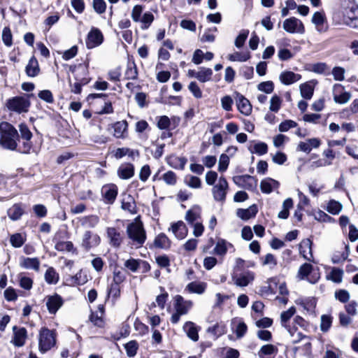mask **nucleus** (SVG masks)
<instances>
[{
    "instance_id": "nucleus-1",
    "label": "nucleus",
    "mask_w": 358,
    "mask_h": 358,
    "mask_svg": "<svg viewBox=\"0 0 358 358\" xmlns=\"http://www.w3.org/2000/svg\"><path fill=\"white\" fill-rule=\"evenodd\" d=\"M18 134L16 129L6 122L0 123V145L7 150L17 149Z\"/></svg>"
},
{
    "instance_id": "nucleus-2",
    "label": "nucleus",
    "mask_w": 358,
    "mask_h": 358,
    "mask_svg": "<svg viewBox=\"0 0 358 358\" xmlns=\"http://www.w3.org/2000/svg\"><path fill=\"white\" fill-rule=\"evenodd\" d=\"M126 232L128 238L136 248L141 247L146 240V232L139 217L127 225Z\"/></svg>"
},
{
    "instance_id": "nucleus-3",
    "label": "nucleus",
    "mask_w": 358,
    "mask_h": 358,
    "mask_svg": "<svg viewBox=\"0 0 358 358\" xmlns=\"http://www.w3.org/2000/svg\"><path fill=\"white\" fill-rule=\"evenodd\" d=\"M56 343V336L53 331L43 327L41 329L38 335V348L44 353L50 350Z\"/></svg>"
},
{
    "instance_id": "nucleus-4",
    "label": "nucleus",
    "mask_w": 358,
    "mask_h": 358,
    "mask_svg": "<svg viewBox=\"0 0 358 358\" xmlns=\"http://www.w3.org/2000/svg\"><path fill=\"white\" fill-rule=\"evenodd\" d=\"M76 82L73 84L70 83L71 90L75 94H80L82 90V86L89 83V78L86 77L88 71L86 66L78 65L75 71Z\"/></svg>"
},
{
    "instance_id": "nucleus-5",
    "label": "nucleus",
    "mask_w": 358,
    "mask_h": 358,
    "mask_svg": "<svg viewBox=\"0 0 358 358\" xmlns=\"http://www.w3.org/2000/svg\"><path fill=\"white\" fill-rule=\"evenodd\" d=\"M6 106L10 110L17 113H26L30 106L28 97L15 96L8 100Z\"/></svg>"
},
{
    "instance_id": "nucleus-6",
    "label": "nucleus",
    "mask_w": 358,
    "mask_h": 358,
    "mask_svg": "<svg viewBox=\"0 0 358 358\" xmlns=\"http://www.w3.org/2000/svg\"><path fill=\"white\" fill-rule=\"evenodd\" d=\"M282 28L289 34H303L305 32L303 22L294 17L285 20L282 23Z\"/></svg>"
},
{
    "instance_id": "nucleus-7",
    "label": "nucleus",
    "mask_w": 358,
    "mask_h": 358,
    "mask_svg": "<svg viewBox=\"0 0 358 358\" xmlns=\"http://www.w3.org/2000/svg\"><path fill=\"white\" fill-rule=\"evenodd\" d=\"M298 277L301 280L306 278L309 282L315 284L320 279V273L313 270V266L311 264L305 263L299 268Z\"/></svg>"
},
{
    "instance_id": "nucleus-8",
    "label": "nucleus",
    "mask_w": 358,
    "mask_h": 358,
    "mask_svg": "<svg viewBox=\"0 0 358 358\" xmlns=\"http://www.w3.org/2000/svg\"><path fill=\"white\" fill-rule=\"evenodd\" d=\"M228 182L224 177H220L217 183L213 186L212 192L213 198L217 201H224L228 190Z\"/></svg>"
},
{
    "instance_id": "nucleus-9",
    "label": "nucleus",
    "mask_w": 358,
    "mask_h": 358,
    "mask_svg": "<svg viewBox=\"0 0 358 358\" xmlns=\"http://www.w3.org/2000/svg\"><path fill=\"white\" fill-rule=\"evenodd\" d=\"M100 237L98 234L90 231H86L82 238L81 246L86 250L96 247L100 243Z\"/></svg>"
},
{
    "instance_id": "nucleus-10",
    "label": "nucleus",
    "mask_w": 358,
    "mask_h": 358,
    "mask_svg": "<svg viewBox=\"0 0 358 358\" xmlns=\"http://www.w3.org/2000/svg\"><path fill=\"white\" fill-rule=\"evenodd\" d=\"M343 87L340 84H335L333 86L334 101L340 104L348 103L351 99V94L343 91Z\"/></svg>"
},
{
    "instance_id": "nucleus-11",
    "label": "nucleus",
    "mask_w": 358,
    "mask_h": 358,
    "mask_svg": "<svg viewBox=\"0 0 358 358\" xmlns=\"http://www.w3.org/2000/svg\"><path fill=\"white\" fill-rule=\"evenodd\" d=\"M107 238L109 241V244L113 248H120L124 236L122 233L115 227H108L106 229Z\"/></svg>"
},
{
    "instance_id": "nucleus-12",
    "label": "nucleus",
    "mask_w": 358,
    "mask_h": 358,
    "mask_svg": "<svg viewBox=\"0 0 358 358\" xmlns=\"http://www.w3.org/2000/svg\"><path fill=\"white\" fill-rule=\"evenodd\" d=\"M255 279L254 273L250 271L241 273L239 275H233L232 280L234 285L238 287H246Z\"/></svg>"
},
{
    "instance_id": "nucleus-13",
    "label": "nucleus",
    "mask_w": 358,
    "mask_h": 358,
    "mask_svg": "<svg viewBox=\"0 0 358 358\" xmlns=\"http://www.w3.org/2000/svg\"><path fill=\"white\" fill-rule=\"evenodd\" d=\"M103 41V35L101 32L96 28L92 29L87 35L86 45L89 49L94 48L99 45Z\"/></svg>"
},
{
    "instance_id": "nucleus-14",
    "label": "nucleus",
    "mask_w": 358,
    "mask_h": 358,
    "mask_svg": "<svg viewBox=\"0 0 358 358\" xmlns=\"http://www.w3.org/2000/svg\"><path fill=\"white\" fill-rule=\"evenodd\" d=\"M174 307L176 311L182 315H186L192 308L193 303L191 301H186L180 295L174 297Z\"/></svg>"
},
{
    "instance_id": "nucleus-15",
    "label": "nucleus",
    "mask_w": 358,
    "mask_h": 358,
    "mask_svg": "<svg viewBox=\"0 0 358 358\" xmlns=\"http://www.w3.org/2000/svg\"><path fill=\"white\" fill-rule=\"evenodd\" d=\"M62 305L63 300L59 295L55 294L47 296L46 306L50 314H55Z\"/></svg>"
},
{
    "instance_id": "nucleus-16",
    "label": "nucleus",
    "mask_w": 358,
    "mask_h": 358,
    "mask_svg": "<svg viewBox=\"0 0 358 358\" xmlns=\"http://www.w3.org/2000/svg\"><path fill=\"white\" fill-rule=\"evenodd\" d=\"M101 194L106 203H113L117 195V187L114 184L104 185L101 189Z\"/></svg>"
},
{
    "instance_id": "nucleus-17",
    "label": "nucleus",
    "mask_w": 358,
    "mask_h": 358,
    "mask_svg": "<svg viewBox=\"0 0 358 358\" xmlns=\"http://www.w3.org/2000/svg\"><path fill=\"white\" fill-rule=\"evenodd\" d=\"M13 338L12 343L17 347H22L24 345L27 339V330L24 327H13Z\"/></svg>"
},
{
    "instance_id": "nucleus-18",
    "label": "nucleus",
    "mask_w": 358,
    "mask_h": 358,
    "mask_svg": "<svg viewBox=\"0 0 358 358\" xmlns=\"http://www.w3.org/2000/svg\"><path fill=\"white\" fill-rule=\"evenodd\" d=\"M175 237L179 240L184 239L188 234V229L182 221L173 223L169 229Z\"/></svg>"
},
{
    "instance_id": "nucleus-19",
    "label": "nucleus",
    "mask_w": 358,
    "mask_h": 358,
    "mask_svg": "<svg viewBox=\"0 0 358 358\" xmlns=\"http://www.w3.org/2000/svg\"><path fill=\"white\" fill-rule=\"evenodd\" d=\"M236 105L238 110L245 115H249L252 112V106L250 101L240 94H236Z\"/></svg>"
},
{
    "instance_id": "nucleus-20",
    "label": "nucleus",
    "mask_w": 358,
    "mask_h": 358,
    "mask_svg": "<svg viewBox=\"0 0 358 358\" xmlns=\"http://www.w3.org/2000/svg\"><path fill=\"white\" fill-rule=\"evenodd\" d=\"M134 175V166L131 163L122 164L117 169V176L122 180H128Z\"/></svg>"
},
{
    "instance_id": "nucleus-21",
    "label": "nucleus",
    "mask_w": 358,
    "mask_h": 358,
    "mask_svg": "<svg viewBox=\"0 0 358 358\" xmlns=\"http://www.w3.org/2000/svg\"><path fill=\"white\" fill-rule=\"evenodd\" d=\"M19 264L22 268L25 269H32L38 271L40 267V261L36 257L30 258L21 257L20 258Z\"/></svg>"
},
{
    "instance_id": "nucleus-22",
    "label": "nucleus",
    "mask_w": 358,
    "mask_h": 358,
    "mask_svg": "<svg viewBox=\"0 0 358 358\" xmlns=\"http://www.w3.org/2000/svg\"><path fill=\"white\" fill-rule=\"evenodd\" d=\"M301 78V76L300 74L295 73L290 71H282L279 76L280 82L286 85L293 84L299 81Z\"/></svg>"
},
{
    "instance_id": "nucleus-23",
    "label": "nucleus",
    "mask_w": 358,
    "mask_h": 358,
    "mask_svg": "<svg viewBox=\"0 0 358 358\" xmlns=\"http://www.w3.org/2000/svg\"><path fill=\"white\" fill-rule=\"evenodd\" d=\"M279 185L278 181L271 178H266L260 182V189L263 193L270 194L273 190L277 189Z\"/></svg>"
},
{
    "instance_id": "nucleus-24",
    "label": "nucleus",
    "mask_w": 358,
    "mask_h": 358,
    "mask_svg": "<svg viewBox=\"0 0 358 358\" xmlns=\"http://www.w3.org/2000/svg\"><path fill=\"white\" fill-rule=\"evenodd\" d=\"M312 241L307 238L303 240L299 245L300 254L307 260L310 261L313 257Z\"/></svg>"
},
{
    "instance_id": "nucleus-25",
    "label": "nucleus",
    "mask_w": 358,
    "mask_h": 358,
    "mask_svg": "<svg viewBox=\"0 0 358 358\" xmlns=\"http://www.w3.org/2000/svg\"><path fill=\"white\" fill-rule=\"evenodd\" d=\"M25 72L29 77H36L40 73V68L38 60L33 56L29 60L25 68Z\"/></svg>"
},
{
    "instance_id": "nucleus-26",
    "label": "nucleus",
    "mask_w": 358,
    "mask_h": 358,
    "mask_svg": "<svg viewBox=\"0 0 358 358\" xmlns=\"http://www.w3.org/2000/svg\"><path fill=\"white\" fill-rule=\"evenodd\" d=\"M121 207L124 210H127L131 214L136 213L135 201L129 194H125L123 196Z\"/></svg>"
},
{
    "instance_id": "nucleus-27",
    "label": "nucleus",
    "mask_w": 358,
    "mask_h": 358,
    "mask_svg": "<svg viewBox=\"0 0 358 358\" xmlns=\"http://www.w3.org/2000/svg\"><path fill=\"white\" fill-rule=\"evenodd\" d=\"M257 213V208L255 205H252L246 209L239 208L237 210L236 215L238 217L243 220H248L254 217Z\"/></svg>"
},
{
    "instance_id": "nucleus-28",
    "label": "nucleus",
    "mask_w": 358,
    "mask_h": 358,
    "mask_svg": "<svg viewBox=\"0 0 358 358\" xmlns=\"http://www.w3.org/2000/svg\"><path fill=\"white\" fill-rule=\"evenodd\" d=\"M183 329L187 336L193 341H197L199 339L198 327L192 322H187L183 326Z\"/></svg>"
},
{
    "instance_id": "nucleus-29",
    "label": "nucleus",
    "mask_w": 358,
    "mask_h": 358,
    "mask_svg": "<svg viewBox=\"0 0 358 358\" xmlns=\"http://www.w3.org/2000/svg\"><path fill=\"white\" fill-rule=\"evenodd\" d=\"M201 208L199 206H194L188 210L185 214V220L191 224L196 222L201 217Z\"/></svg>"
},
{
    "instance_id": "nucleus-30",
    "label": "nucleus",
    "mask_w": 358,
    "mask_h": 358,
    "mask_svg": "<svg viewBox=\"0 0 358 358\" xmlns=\"http://www.w3.org/2000/svg\"><path fill=\"white\" fill-rule=\"evenodd\" d=\"M278 348L272 344L263 345L257 352L259 358H268V357L277 354Z\"/></svg>"
},
{
    "instance_id": "nucleus-31",
    "label": "nucleus",
    "mask_w": 358,
    "mask_h": 358,
    "mask_svg": "<svg viewBox=\"0 0 358 358\" xmlns=\"http://www.w3.org/2000/svg\"><path fill=\"white\" fill-rule=\"evenodd\" d=\"M213 73L211 69L200 67L197 71L196 79L201 83L209 82L212 80Z\"/></svg>"
},
{
    "instance_id": "nucleus-32",
    "label": "nucleus",
    "mask_w": 358,
    "mask_h": 358,
    "mask_svg": "<svg viewBox=\"0 0 358 358\" xmlns=\"http://www.w3.org/2000/svg\"><path fill=\"white\" fill-rule=\"evenodd\" d=\"M206 289V283L202 282H192L186 286V289L190 293L203 294Z\"/></svg>"
},
{
    "instance_id": "nucleus-33",
    "label": "nucleus",
    "mask_w": 358,
    "mask_h": 358,
    "mask_svg": "<svg viewBox=\"0 0 358 358\" xmlns=\"http://www.w3.org/2000/svg\"><path fill=\"white\" fill-rule=\"evenodd\" d=\"M232 247L233 245L225 240L220 239L215 245L214 252L217 255L224 256L227 253L229 248Z\"/></svg>"
},
{
    "instance_id": "nucleus-34",
    "label": "nucleus",
    "mask_w": 358,
    "mask_h": 358,
    "mask_svg": "<svg viewBox=\"0 0 358 358\" xmlns=\"http://www.w3.org/2000/svg\"><path fill=\"white\" fill-rule=\"evenodd\" d=\"M127 122L125 120L117 122L113 124L114 136L116 138H124V133L127 130Z\"/></svg>"
},
{
    "instance_id": "nucleus-35",
    "label": "nucleus",
    "mask_w": 358,
    "mask_h": 358,
    "mask_svg": "<svg viewBox=\"0 0 358 358\" xmlns=\"http://www.w3.org/2000/svg\"><path fill=\"white\" fill-rule=\"evenodd\" d=\"M45 280L48 284L55 285L59 281V274L53 267H49L45 273Z\"/></svg>"
},
{
    "instance_id": "nucleus-36",
    "label": "nucleus",
    "mask_w": 358,
    "mask_h": 358,
    "mask_svg": "<svg viewBox=\"0 0 358 358\" xmlns=\"http://www.w3.org/2000/svg\"><path fill=\"white\" fill-rule=\"evenodd\" d=\"M80 220L82 226L90 228L95 227L99 222V217L94 215L84 216Z\"/></svg>"
},
{
    "instance_id": "nucleus-37",
    "label": "nucleus",
    "mask_w": 358,
    "mask_h": 358,
    "mask_svg": "<svg viewBox=\"0 0 358 358\" xmlns=\"http://www.w3.org/2000/svg\"><path fill=\"white\" fill-rule=\"evenodd\" d=\"M300 93L303 98L310 99L314 92V86L310 83H305L300 85Z\"/></svg>"
},
{
    "instance_id": "nucleus-38",
    "label": "nucleus",
    "mask_w": 358,
    "mask_h": 358,
    "mask_svg": "<svg viewBox=\"0 0 358 358\" xmlns=\"http://www.w3.org/2000/svg\"><path fill=\"white\" fill-rule=\"evenodd\" d=\"M24 210L18 203L13 205L8 210V215L12 220H17L23 215Z\"/></svg>"
},
{
    "instance_id": "nucleus-39",
    "label": "nucleus",
    "mask_w": 358,
    "mask_h": 358,
    "mask_svg": "<svg viewBox=\"0 0 358 358\" xmlns=\"http://www.w3.org/2000/svg\"><path fill=\"white\" fill-rule=\"evenodd\" d=\"M155 245L159 248L167 249L171 245V241L164 234H160L155 238Z\"/></svg>"
},
{
    "instance_id": "nucleus-40",
    "label": "nucleus",
    "mask_w": 358,
    "mask_h": 358,
    "mask_svg": "<svg viewBox=\"0 0 358 358\" xmlns=\"http://www.w3.org/2000/svg\"><path fill=\"white\" fill-rule=\"evenodd\" d=\"M293 207V201L288 198L282 203V209L278 213V217L280 219H287L289 216V210Z\"/></svg>"
},
{
    "instance_id": "nucleus-41",
    "label": "nucleus",
    "mask_w": 358,
    "mask_h": 358,
    "mask_svg": "<svg viewBox=\"0 0 358 358\" xmlns=\"http://www.w3.org/2000/svg\"><path fill=\"white\" fill-rule=\"evenodd\" d=\"M139 345L136 341L132 340L124 345L126 353L129 357H134L136 354Z\"/></svg>"
},
{
    "instance_id": "nucleus-42",
    "label": "nucleus",
    "mask_w": 358,
    "mask_h": 358,
    "mask_svg": "<svg viewBox=\"0 0 358 358\" xmlns=\"http://www.w3.org/2000/svg\"><path fill=\"white\" fill-rule=\"evenodd\" d=\"M343 275V271L342 269L333 268L329 274L327 275V279L336 283H340L342 282Z\"/></svg>"
},
{
    "instance_id": "nucleus-43",
    "label": "nucleus",
    "mask_w": 358,
    "mask_h": 358,
    "mask_svg": "<svg viewBox=\"0 0 358 358\" xmlns=\"http://www.w3.org/2000/svg\"><path fill=\"white\" fill-rule=\"evenodd\" d=\"M295 312V308L294 306H292L287 310L284 311L281 313V324L285 328L287 329L290 327L289 325H287V322L289 320V319L294 315Z\"/></svg>"
},
{
    "instance_id": "nucleus-44",
    "label": "nucleus",
    "mask_w": 358,
    "mask_h": 358,
    "mask_svg": "<svg viewBox=\"0 0 358 358\" xmlns=\"http://www.w3.org/2000/svg\"><path fill=\"white\" fill-rule=\"evenodd\" d=\"M184 182L186 185L194 189L200 188L201 186V180L198 177L192 175L186 176Z\"/></svg>"
},
{
    "instance_id": "nucleus-45",
    "label": "nucleus",
    "mask_w": 358,
    "mask_h": 358,
    "mask_svg": "<svg viewBox=\"0 0 358 358\" xmlns=\"http://www.w3.org/2000/svg\"><path fill=\"white\" fill-rule=\"evenodd\" d=\"M55 249L60 252H75L73 244L71 241H59L55 245Z\"/></svg>"
},
{
    "instance_id": "nucleus-46",
    "label": "nucleus",
    "mask_w": 358,
    "mask_h": 358,
    "mask_svg": "<svg viewBox=\"0 0 358 358\" xmlns=\"http://www.w3.org/2000/svg\"><path fill=\"white\" fill-rule=\"evenodd\" d=\"M325 21V15L323 13L315 12L312 17V22L315 25L318 31L322 30V27Z\"/></svg>"
},
{
    "instance_id": "nucleus-47",
    "label": "nucleus",
    "mask_w": 358,
    "mask_h": 358,
    "mask_svg": "<svg viewBox=\"0 0 358 358\" xmlns=\"http://www.w3.org/2000/svg\"><path fill=\"white\" fill-rule=\"evenodd\" d=\"M342 204L335 200H330L327 207V210L333 215H338L342 210Z\"/></svg>"
},
{
    "instance_id": "nucleus-48",
    "label": "nucleus",
    "mask_w": 358,
    "mask_h": 358,
    "mask_svg": "<svg viewBox=\"0 0 358 358\" xmlns=\"http://www.w3.org/2000/svg\"><path fill=\"white\" fill-rule=\"evenodd\" d=\"M125 78L128 80H135L138 76V71L136 64L133 63H129L125 71Z\"/></svg>"
},
{
    "instance_id": "nucleus-49",
    "label": "nucleus",
    "mask_w": 358,
    "mask_h": 358,
    "mask_svg": "<svg viewBox=\"0 0 358 358\" xmlns=\"http://www.w3.org/2000/svg\"><path fill=\"white\" fill-rule=\"evenodd\" d=\"M291 338H292V342L293 343H297L299 341H301L302 339L306 338V336H304L301 332L297 331L296 328H287V329Z\"/></svg>"
},
{
    "instance_id": "nucleus-50",
    "label": "nucleus",
    "mask_w": 358,
    "mask_h": 358,
    "mask_svg": "<svg viewBox=\"0 0 358 358\" xmlns=\"http://www.w3.org/2000/svg\"><path fill=\"white\" fill-rule=\"evenodd\" d=\"M120 285L110 283L108 289V296H111L114 300H117L120 296Z\"/></svg>"
},
{
    "instance_id": "nucleus-51",
    "label": "nucleus",
    "mask_w": 358,
    "mask_h": 358,
    "mask_svg": "<svg viewBox=\"0 0 358 358\" xmlns=\"http://www.w3.org/2000/svg\"><path fill=\"white\" fill-rule=\"evenodd\" d=\"M154 20V15L150 12L145 13L141 18L140 22H141V29H147L150 26Z\"/></svg>"
},
{
    "instance_id": "nucleus-52",
    "label": "nucleus",
    "mask_w": 358,
    "mask_h": 358,
    "mask_svg": "<svg viewBox=\"0 0 358 358\" xmlns=\"http://www.w3.org/2000/svg\"><path fill=\"white\" fill-rule=\"evenodd\" d=\"M282 103V99L278 95H274L270 100L269 109L271 111L278 113Z\"/></svg>"
},
{
    "instance_id": "nucleus-53",
    "label": "nucleus",
    "mask_w": 358,
    "mask_h": 358,
    "mask_svg": "<svg viewBox=\"0 0 358 358\" xmlns=\"http://www.w3.org/2000/svg\"><path fill=\"white\" fill-rule=\"evenodd\" d=\"M332 324V317L329 315H322L321 316L320 329L323 332L327 331Z\"/></svg>"
},
{
    "instance_id": "nucleus-54",
    "label": "nucleus",
    "mask_w": 358,
    "mask_h": 358,
    "mask_svg": "<svg viewBox=\"0 0 358 358\" xmlns=\"http://www.w3.org/2000/svg\"><path fill=\"white\" fill-rule=\"evenodd\" d=\"M25 241V238L21 234L17 233L10 236V242L14 248L21 247Z\"/></svg>"
},
{
    "instance_id": "nucleus-55",
    "label": "nucleus",
    "mask_w": 358,
    "mask_h": 358,
    "mask_svg": "<svg viewBox=\"0 0 358 358\" xmlns=\"http://www.w3.org/2000/svg\"><path fill=\"white\" fill-rule=\"evenodd\" d=\"M19 130L20 133V137L22 140H31L32 138V133L25 124H20L19 125Z\"/></svg>"
},
{
    "instance_id": "nucleus-56",
    "label": "nucleus",
    "mask_w": 358,
    "mask_h": 358,
    "mask_svg": "<svg viewBox=\"0 0 358 358\" xmlns=\"http://www.w3.org/2000/svg\"><path fill=\"white\" fill-rule=\"evenodd\" d=\"M229 164V157L226 154H222L219 159L218 171L220 172L225 171Z\"/></svg>"
},
{
    "instance_id": "nucleus-57",
    "label": "nucleus",
    "mask_w": 358,
    "mask_h": 358,
    "mask_svg": "<svg viewBox=\"0 0 358 358\" xmlns=\"http://www.w3.org/2000/svg\"><path fill=\"white\" fill-rule=\"evenodd\" d=\"M257 88L259 91L271 94L274 90V85L272 81L262 82L258 85Z\"/></svg>"
},
{
    "instance_id": "nucleus-58",
    "label": "nucleus",
    "mask_w": 358,
    "mask_h": 358,
    "mask_svg": "<svg viewBox=\"0 0 358 358\" xmlns=\"http://www.w3.org/2000/svg\"><path fill=\"white\" fill-rule=\"evenodd\" d=\"M249 58H250V54L249 53L241 54V53L238 52H234L233 54H230L228 56V59L230 61H232V62H236V61H238V62H245L248 59H249Z\"/></svg>"
},
{
    "instance_id": "nucleus-59",
    "label": "nucleus",
    "mask_w": 358,
    "mask_h": 358,
    "mask_svg": "<svg viewBox=\"0 0 358 358\" xmlns=\"http://www.w3.org/2000/svg\"><path fill=\"white\" fill-rule=\"evenodd\" d=\"M38 96L48 103H52L54 102L52 93L48 90L40 91L38 94Z\"/></svg>"
},
{
    "instance_id": "nucleus-60",
    "label": "nucleus",
    "mask_w": 358,
    "mask_h": 358,
    "mask_svg": "<svg viewBox=\"0 0 358 358\" xmlns=\"http://www.w3.org/2000/svg\"><path fill=\"white\" fill-rule=\"evenodd\" d=\"M163 180L169 185H174L177 182V177L174 172L169 171L163 175Z\"/></svg>"
},
{
    "instance_id": "nucleus-61",
    "label": "nucleus",
    "mask_w": 358,
    "mask_h": 358,
    "mask_svg": "<svg viewBox=\"0 0 358 358\" xmlns=\"http://www.w3.org/2000/svg\"><path fill=\"white\" fill-rule=\"evenodd\" d=\"M248 34V30H242L235 40V45L238 48H241L244 45Z\"/></svg>"
},
{
    "instance_id": "nucleus-62",
    "label": "nucleus",
    "mask_w": 358,
    "mask_h": 358,
    "mask_svg": "<svg viewBox=\"0 0 358 358\" xmlns=\"http://www.w3.org/2000/svg\"><path fill=\"white\" fill-rule=\"evenodd\" d=\"M90 320L92 322L95 326L99 327H102L103 326L104 322L103 320V315H99V313H92L90 317Z\"/></svg>"
},
{
    "instance_id": "nucleus-63",
    "label": "nucleus",
    "mask_w": 358,
    "mask_h": 358,
    "mask_svg": "<svg viewBox=\"0 0 358 358\" xmlns=\"http://www.w3.org/2000/svg\"><path fill=\"white\" fill-rule=\"evenodd\" d=\"M140 261L131 258L127 260L124 265L132 272H136L139 268Z\"/></svg>"
},
{
    "instance_id": "nucleus-64",
    "label": "nucleus",
    "mask_w": 358,
    "mask_h": 358,
    "mask_svg": "<svg viewBox=\"0 0 358 358\" xmlns=\"http://www.w3.org/2000/svg\"><path fill=\"white\" fill-rule=\"evenodd\" d=\"M171 125V120L169 117L163 115L159 117L157 127L161 129H168Z\"/></svg>"
}]
</instances>
